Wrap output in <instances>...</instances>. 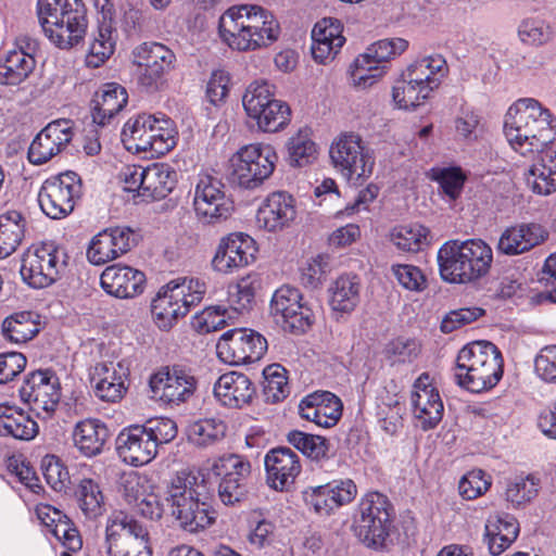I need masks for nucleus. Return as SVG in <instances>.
<instances>
[{"instance_id":"obj_1","label":"nucleus","mask_w":556,"mask_h":556,"mask_svg":"<svg viewBox=\"0 0 556 556\" xmlns=\"http://www.w3.org/2000/svg\"><path fill=\"white\" fill-rule=\"evenodd\" d=\"M251 473V463L239 454L223 455L208 468L201 470V484L191 472L178 471L166 482L163 490L167 514L188 532L203 530L214 522V518L210 515L211 496L202 493L200 489H205L206 485L216 488L220 502L226 506H233L245 500Z\"/></svg>"},{"instance_id":"obj_2","label":"nucleus","mask_w":556,"mask_h":556,"mask_svg":"<svg viewBox=\"0 0 556 556\" xmlns=\"http://www.w3.org/2000/svg\"><path fill=\"white\" fill-rule=\"evenodd\" d=\"M556 118L536 99L521 98L508 109L504 135L521 155L543 150L555 140Z\"/></svg>"},{"instance_id":"obj_3","label":"nucleus","mask_w":556,"mask_h":556,"mask_svg":"<svg viewBox=\"0 0 556 556\" xmlns=\"http://www.w3.org/2000/svg\"><path fill=\"white\" fill-rule=\"evenodd\" d=\"M218 34L229 48L250 51L274 43L280 27L270 12L258 5L244 4L231 7L222 15Z\"/></svg>"},{"instance_id":"obj_4","label":"nucleus","mask_w":556,"mask_h":556,"mask_svg":"<svg viewBox=\"0 0 556 556\" xmlns=\"http://www.w3.org/2000/svg\"><path fill=\"white\" fill-rule=\"evenodd\" d=\"M437 260L444 281L473 283L489 274L493 250L482 239L450 240L439 249Z\"/></svg>"},{"instance_id":"obj_5","label":"nucleus","mask_w":556,"mask_h":556,"mask_svg":"<svg viewBox=\"0 0 556 556\" xmlns=\"http://www.w3.org/2000/svg\"><path fill=\"white\" fill-rule=\"evenodd\" d=\"M37 15L45 35L59 48L78 45L87 29L81 0H38Z\"/></svg>"},{"instance_id":"obj_6","label":"nucleus","mask_w":556,"mask_h":556,"mask_svg":"<svg viewBox=\"0 0 556 556\" xmlns=\"http://www.w3.org/2000/svg\"><path fill=\"white\" fill-rule=\"evenodd\" d=\"M206 292V285L199 278H177L163 286L151 303V313L157 327L170 329L192 307L199 305Z\"/></svg>"},{"instance_id":"obj_7","label":"nucleus","mask_w":556,"mask_h":556,"mask_svg":"<svg viewBox=\"0 0 556 556\" xmlns=\"http://www.w3.org/2000/svg\"><path fill=\"white\" fill-rule=\"evenodd\" d=\"M277 162L278 154L270 144L244 146L230 159L229 181L243 189H256L271 176Z\"/></svg>"},{"instance_id":"obj_8","label":"nucleus","mask_w":556,"mask_h":556,"mask_svg":"<svg viewBox=\"0 0 556 556\" xmlns=\"http://www.w3.org/2000/svg\"><path fill=\"white\" fill-rule=\"evenodd\" d=\"M393 507L388 497L379 492L366 494L354 515L355 535L368 547H382L393 522Z\"/></svg>"},{"instance_id":"obj_9","label":"nucleus","mask_w":556,"mask_h":556,"mask_svg":"<svg viewBox=\"0 0 556 556\" xmlns=\"http://www.w3.org/2000/svg\"><path fill=\"white\" fill-rule=\"evenodd\" d=\"M105 544L109 556H152L153 554L147 527L123 510L115 511L109 519Z\"/></svg>"},{"instance_id":"obj_10","label":"nucleus","mask_w":556,"mask_h":556,"mask_svg":"<svg viewBox=\"0 0 556 556\" xmlns=\"http://www.w3.org/2000/svg\"><path fill=\"white\" fill-rule=\"evenodd\" d=\"M329 155L334 168L349 180L364 181L372 174L374 152L357 134H341L331 143Z\"/></svg>"},{"instance_id":"obj_11","label":"nucleus","mask_w":556,"mask_h":556,"mask_svg":"<svg viewBox=\"0 0 556 556\" xmlns=\"http://www.w3.org/2000/svg\"><path fill=\"white\" fill-rule=\"evenodd\" d=\"M198 383L193 370L181 364L162 366L149 379L152 399L170 406L189 402Z\"/></svg>"},{"instance_id":"obj_12","label":"nucleus","mask_w":556,"mask_h":556,"mask_svg":"<svg viewBox=\"0 0 556 556\" xmlns=\"http://www.w3.org/2000/svg\"><path fill=\"white\" fill-rule=\"evenodd\" d=\"M81 188L79 175L72 170L48 178L38 193L41 211L51 219L68 216L81 195Z\"/></svg>"},{"instance_id":"obj_13","label":"nucleus","mask_w":556,"mask_h":556,"mask_svg":"<svg viewBox=\"0 0 556 556\" xmlns=\"http://www.w3.org/2000/svg\"><path fill=\"white\" fill-rule=\"evenodd\" d=\"M408 48V41L403 38H387L372 43L367 52L358 55L350 67L355 86H371L380 78L386 70V63L402 54Z\"/></svg>"},{"instance_id":"obj_14","label":"nucleus","mask_w":556,"mask_h":556,"mask_svg":"<svg viewBox=\"0 0 556 556\" xmlns=\"http://www.w3.org/2000/svg\"><path fill=\"white\" fill-rule=\"evenodd\" d=\"M266 338L250 328H233L222 334L216 351L218 357L230 365L258 362L267 352Z\"/></svg>"},{"instance_id":"obj_15","label":"nucleus","mask_w":556,"mask_h":556,"mask_svg":"<svg viewBox=\"0 0 556 556\" xmlns=\"http://www.w3.org/2000/svg\"><path fill=\"white\" fill-rule=\"evenodd\" d=\"M134 62L143 70L138 83L147 92H155L165 84V75L175 68V53L156 41L142 42L134 51Z\"/></svg>"},{"instance_id":"obj_16","label":"nucleus","mask_w":556,"mask_h":556,"mask_svg":"<svg viewBox=\"0 0 556 556\" xmlns=\"http://www.w3.org/2000/svg\"><path fill=\"white\" fill-rule=\"evenodd\" d=\"M270 314L283 330L294 334L306 332L314 323L312 308L302 303L300 290L290 286H282L275 291Z\"/></svg>"},{"instance_id":"obj_17","label":"nucleus","mask_w":556,"mask_h":556,"mask_svg":"<svg viewBox=\"0 0 556 556\" xmlns=\"http://www.w3.org/2000/svg\"><path fill=\"white\" fill-rule=\"evenodd\" d=\"M60 253L53 242H43L34 251H28L20 268L23 280L35 289L51 286L65 264L60 261Z\"/></svg>"},{"instance_id":"obj_18","label":"nucleus","mask_w":556,"mask_h":556,"mask_svg":"<svg viewBox=\"0 0 556 556\" xmlns=\"http://www.w3.org/2000/svg\"><path fill=\"white\" fill-rule=\"evenodd\" d=\"M223 184L215 177H202L197 184L193 206L200 220L216 224L226 220L233 211L232 202L225 195Z\"/></svg>"},{"instance_id":"obj_19","label":"nucleus","mask_w":556,"mask_h":556,"mask_svg":"<svg viewBox=\"0 0 556 556\" xmlns=\"http://www.w3.org/2000/svg\"><path fill=\"white\" fill-rule=\"evenodd\" d=\"M18 393L33 410L53 412L61 399L59 378L49 369L30 371L25 376Z\"/></svg>"},{"instance_id":"obj_20","label":"nucleus","mask_w":556,"mask_h":556,"mask_svg":"<svg viewBox=\"0 0 556 556\" xmlns=\"http://www.w3.org/2000/svg\"><path fill=\"white\" fill-rule=\"evenodd\" d=\"M256 252L252 237L243 232L230 233L220 239L212 266L218 273L230 274L253 263Z\"/></svg>"},{"instance_id":"obj_21","label":"nucleus","mask_w":556,"mask_h":556,"mask_svg":"<svg viewBox=\"0 0 556 556\" xmlns=\"http://www.w3.org/2000/svg\"><path fill=\"white\" fill-rule=\"evenodd\" d=\"M357 494V488L351 479L332 480L303 491L305 504L320 516H329L336 509L351 503Z\"/></svg>"},{"instance_id":"obj_22","label":"nucleus","mask_w":556,"mask_h":556,"mask_svg":"<svg viewBox=\"0 0 556 556\" xmlns=\"http://www.w3.org/2000/svg\"><path fill=\"white\" fill-rule=\"evenodd\" d=\"M73 127L70 119H56L49 123L33 139L27 159L34 165H42L59 154L72 141Z\"/></svg>"},{"instance_id":"obj_23","label":"nucleus","mask_w":556,"mask_h":556,"mask_svg":"<svg viewBox=\"0 0 556 556\" xmlns=\"http://www.w3.org/2000/svg\"><path fill=\"white\" fill-rule=\"evenodd\" d=\"M136 244L135 232L127 226L109 227L96 235L87 250L93 265H103L127 253Z\"/></svg>"},{"instance_id":"obj_24","label":"nucleus","mask_w":556,"mask_h":556,"mask_svg":"<svg viewBox=\"0 0 556 556\" xmlns=\"http://www.w3.org/2000/svg\"><path fill=\"white\" fill-rule=\"evenodd\" d=\"M266 483L276 491H288L301 472L300 458L291 448L279 446L264 457Z\"/></svg>"},{"instance_id":"obj_25","label":"nucleus","mask_w":556,"mask_h":556,"mask_svg":"<svg viewBox=\"0 0 556 556\" xmlns=\"http://www.w3.org/2000/svg\"><path fill=\"white\" fill-rule=\"evenodd\" d=\"M412 405L422 430L434 429L442 420L444 406L439 391L429 383V375L421 374L414 382Z\"/></svg>"},{"instance_id":"obj_26","label":"nucleus","mask_w":556,"mask_h":556,"mask_svg":"<svg viewBox=\"0 0 556 556\" xmlns=\"http://www.w3.org/2000/svg\"><path fill=\"white\" fill-rule=\"evenodd\" d=\"M295 217V199L286 191H275L260 205L256 223L260 228L277 232L290 227Z\"/></svg>"},{"instance_id":"obj_27","label":"nucleus","mask_w":556,"mask_h":556,"mask_svg":"<svg viewBox=\"0 0 556 556\" xmlns=\"http://www.w3.org/2000/svg\"><path fill=\"white\" fill-rule=\"evenodd\" d=\"M151 437L146 433L141 425H130L123 428L115 439V450L118 457L134 467L149 464L157 455L153 451Z\"/></svg>"},{"instance_id":"obj_28","label":"nucleus","mask_w":556,"mask_h":556,"mask_svg":"<svg viewBox=\"0 0 556 556\" xmlns=\"http://www.w3.org/2000/svg\"><path fill=\"white\" fill-rule=\"evenodd\" d=\"M343 404L340 397L329 391H316L304 396L299 404L301 418L321 428H331L342 416Z\"/></svg>"},{"instance_id":"obj_29","label":"nucleus","mask_w":556,"mask_h":556,"mask_svg":"<svg viewBox=\"0 0 556 556\" xmlns=\"http://www.w3.org/2000/svg\"><path fill=\"white\" fill-rule=\"evenodd\" d=\"M146 275L130 266H108L100 277L102 289L117 299L135 298L143 292Z\"/></svg>"},{"instance_id":"obj_30","label":"nucleus","mask_w":556,"mask_h":556,"mask_svg":"<svg viewBox=\"0 0 556 556\" xmlns=\"http://www.w3.org/2000/svg\"><path fill=\"white\" fill-rule=\"evenodd\" d=\"M128 102L127 90L117 83H108L96 91L91 100L93 124L105 127L114 124L116 115Z\"/></svg>"},{"instance_id":"obj_31","label":"nucleus","mask_w":556,"mask_h":556,"mask_svg":"<svg viewBox=\"0 0 556 556\" xmlns=\"http://www.w3.org/2000/svg\"><path fill=\"white\" fill-rule=\"evenodd\" d=\"M548 237L539 224H520L506 228L498 240L497 251L505 255H518L530 251Z\"/></svg>"},{"instance_id":"obj_32","label":"nucleus","mask_w":556,"mask_h":556,"mask_svg":"<svg viewBox=\"0 0 556 556\" xmlns=\"http://www.w3.org/2000/svg\"><path fill=\"white\" fill-rule=\"evenodd\" d=\"M213 392L222 405L240 408L251 402L255 387L247 375L230 371L217 379Z\"/></svg>"},{"instance_id":"obj_33","label":"nucleus","mask_w":556,"mask_h":556,"mask_svg":"<svg viewBox=\"0 0 556 556\" xmlns=\"http://www.w3.org/2000/svg\"><path fill=\"white\" fill-rule=\"evenodd\" d=\"M519 522L510 514L490 516L484 527V542L493 556L506 551L518 538Z\"/></svg>"},{"instance_id":"obj_34","label":"nucleus","mask_w":556,"mask_h":556,"mask_svg":"<svg viewBox=\"0 0 556 556\" xmlns=\"http://www.w3.org/2000/svg\"><path fill=\"white\" fill-rule=\"evenodd\" d=\"M110 434V429L102 420L87 418L75 425L72 437L74 446L81 455L94 457L102 453Z\"/></svg>"},{"instance_id":"obj_35","label":"nucleus","mask_w":556,"mask_h":556,"mask_svg":"<svg viewBox=\"0 0 556 556\" xmlns=\"http://www.w3.org/2000/svg\"><path fill=\"white\" fill-rule=\"evenodd\" d=\"M446 71L445 59L440 54H433L416 60L402 74L403 77L408 79L409 84L428 86L432 92L440 86Z\"/></svg>"},{"instance_id":"obj_36","label":"nucleus","mask_w":556,"mask_h":556,"mask_svg":"<svg viewBox=\"0 0 556 556\" xmlns=\"http://www.w3.org/2000/svg\"><path fill=\"white\" fill-rule=\"evenodd\" d=\"M176 182L177 172L170 165L163 163L147 166L140 198L146 202L164 199L173 191Z\"/></svg>"},{"instance_id":"obj_37","label":"nucleus","mask_w":556,"mask_h":556,"mask_svg":"<svg viewBox=\"0 0 556 556\" xmlns=\"http://www.w3.org/2000/svg\"><path fill=\"white\" fill-rule=\"evenodd\" d=\"M540 159L529 168L528 185L534 193L547 195L556 191V149L539 150Z\"/></svg>"},{"instance_id":"obj_38","label":"nucleus","mask_w":556,"mask_h":556,"mask_svg":"<svg viewBox=\"0 0 556 556\" xmlns=\"http://www.w3.org/2000/svg\"><path fill=\"white\" fill-rule=\"evenodd\" d=\"M517 37L525 46L540 48L554 40L555 30L545 13L534 12L520 20L517 26Z\"/></svg>"},{"instance_id":"obj_39","label":"nucleus","mask_w":556,"mask_h":556,"mask_svg":"<svg viewBox=\"0 0 556 556\" xmlns=\"http://www.w3.org/2000/svg\"><path fill=\"white\" fill-rule=\"evenodd\" d=\"M94 394L101 401L115 403L125 392L123 375L116 371L113 363H98L91 374Z\"/></svg>"},{"instance_id":"obj_40","label":"nucleus","mask_w":556,"mask_h":556,"mask_svg":"<svg viewBox=\"0 0 556 556\" xmlns=\"http://www.w3.org/2000/svg\"><path fill=\"white\" fill-rule=\"evenodd\" d=\"M38 424L21 408L0 404V435L28 441L38 433Z\"/></svg>"},{"instance_id":"obj_41","label":"nucleus","mask_w":556,"mask_h":556,"mask_svg":"<svg viewBox=\"0 0 556 556\" xmlns=\"http://www.w3.org/2000/svg\"><path fill=\"white\" fill-rule=\"evenodd\" d=\"M503 366V356L498 348L490 341H473L460 349L455 367H496Z\"/></svg>"},{"instance_id":"obj_42","label":"nucleus","mask_w":556,"mask_h":556,"mask_svg":"<svg viewBox=\"0 0 556 556\" xmlns=\"http://www.w3.org/2000/svg\"><path fill=\"white\" fill-rule=\"evenodd\" d=\"M361 280L356 275H341L329 287V304L334 312L350 314L361 301Z\"/></svg>"},{"instance_id":"obj_43","label":"nucleus","mask_w":556,"mask_h":556,"mask_svg":"<svg viewBox=\"0 0 556 556\" xmlns=\"http://www.w3.org/2000/svg\"><path fill=\"white\" fill-rule=\"evenodd\" d=\"M503 377V366L455 367L456 383L471 393H480L494 388Z\"/></svg>"},{"instance_id":"obj_44","label":"nucleus","mask_w":556,"mask_h":556,"mask_svg":"<svg viewBox=\"0 0 556 556\" xmlns=\"http://www.w3.org/2000/svg\"><path fill=\"white\" fill-rule=\"evenodd\" d=\"M26 227L22 212L9 210L0 214V260L11 255L21 244Z\"/></svg>"},{"instance_id":"obj_45","label":"nucleus","mask_w":556,"mask_h":556,"mask_svg":"<svg viewBox=\"0 0 556 556\" xmlns=\"http://www.w3.org/2000/svg\"><path fill=\"white\" fill-rule=\"evenodd\" d=\"M312 40L313 59L320 64L333 60L345 42V38L339 35V26L330 25L321 28L319 24L313 28Z\"/></svg>"},{"instance_id":"obj_46","label":"nucleus","mask_w":556,"mask_h":556,"mask_svg":"<svg viewBox=\"0 0 556 556\" xmlns=\"http://www.w3.org/2000/svg\"><path fill=\"white\" fill-rule=\"evenodd\" d=\"M154 123L148 125L149 128V150L151 156H161L175 148L177 143V130L175 123L165 114H153Z\"/></svg>"},{"instance_id":"obj_47","label":"nucleus","mask_w":556,"mask_h":556,"mask_svg":"<svg viewBox=\"0 0 556 556\" xmlns=\"http://www.w3.org/2000/svg\"><path fill=\"white\" fill-rule=\"evenodd\" d=\"M36 315L30 311H23L12 314L2 323L3 337L13 343H25L31 340L39 332Z\"/></svg>"},{"instance_id":"obj_48","label":"nucleus","mask_w":556,"mask_h":556,"mask_svg":"<svg viewBox=\"0 0 556 556\" xmlns=\"http://www.w3.org/2000/svg\"><path fill=\"white\" fill-rule=\"evenodd\" d=\"M36 60L22 51H9L0 63V83L3 85H18L34 71Z\"/></svg>"},{"instance_id":"obj_49","label":"nucleus","mask_w":556,"mask_h":556,"mask_svg":"<svg viewBox=\"0 0 556 556\" xmlns=\"http://www.w3.org/2000/svg\"><path fill=\"white\" fill-rule=\"evenodd\" d=\"M287 441L312 460L323 462L330 458V443L325 437L291 430L287 433Z\"/></svg>"},{"instance_id":"obj_50","label":"nucleus","mask_w":556,"mask_h":556,"mask_svg":"<svg viewBox=\"0 0 556 556\" xmlns=\"http://www.w3.org/2000/svg\"><path fill=\"white\" fill-rule=\"evenodd\" d=\"M155 117L152 114L142 113L136 117L129 118L121 132L122 142L124 146L136 152H148L149 150V128L150 123H154Z\"/></svg>"},{"instance_id":"obj_51","label":"nucleus","mask_w":556,"mask_h":556,"mask_svg":"<svg viewBox=\"0 0 556 556\" xmlns=\"http://www.w3.org/2000/svg\"><path fill=\"white\" fill-rule=\"evenodd\" d=\"M275 87L268 81H253L251 83L242 97V104L247 116L252 121L254 117H260L261 114L275 101Z\"/></svg>"},{"instance_id":"obj_52","label":"nucleus","mask_w":556,"mask_h":556,"mask_svg":"<svg viewBox=\"0 0 556 556\" xmlns=\"http://www.w3.org/2000/svg\"><path fill=\"white\" fill-rule=\"evenodd\" d=\"M227 426L218 418L199 419L188 426L187 437L190 443L206 447L220 441L226 434Z\"/></svg>"},{"instance_id":"obj_53","label":"nucleus","mask_w":556,"mask_h":556,"mask_svg":"<svg viewBox=\"0 0 556 556\" xmlns=\"http://www.w3.org/2000/svg\"><path fill=\"white\" fill-rule=\"evenodd\" d=\"M430 231L420 224L396 226L390 233L391 242L401 251L418 252L428 244Z\"/></svg>"},{"instance_id":"obj_54","label":"nucleus","mask_w":556,"mask_h":556,"mask_svg":"<svg viewBox=\"0 0 556 556\" xmlns=\"http://www.w3.org/2000/svg\"><path fill=\"white\" fill-rule=\"evenodd\" d=\"M431 91L428 86L409 84L406 77L401 76L392 89V99L399 109L414 110L429 98Z\"/></svg>"},{"instance_id":"obj_55","label":"nucleus","mask_w":556,"mask_h":556,"mask_svg":"<svg viewBox=\"0 0 556 556\" xmlns=\"http://www.w3.org/2000/svg\"><path fill=\"white\" fill-rule=\"evenodd\" d=\"M75 495L86 517L96 518L102 514L104 496L96 481L83 479L76 488Z\"/></svg>"},{"instance_id":"obj_56","label":"nucleus","mask_w":556,"mask_h":556,"mask_svg":"<svg viewBox=\"0 0 556 556\" xmlns=\"http://www.w3.org/2000/svg\"><path fill=\"white\" fill-rule=\"evenodd\" d=\"M287 370L280 364H271L264 368L263 390L267 401L278 403L283 401L290 393Z\"/></svg>"},{"instance_id":"obj_57","label":"nucleus","mask_w":556,"mask_h":556,"mask_svg":"<svg viewBox=\"0 0 556 556\" xmlns=\"http://www.w3.org/2000/svg\"><path fill=\"white\" fill-rule=\"evenodd\" d=\"M252 121L264 132H277L290 123L291 109L287 102L276 99L260 117H254Z\"/></svg>"},{"instance_id":"obj_58","label":"nucleus","mask_w":556,"mask_h":556,"mask_svg":"<svg viewBox=\"0 0 556 556\" xmlns=\"http://www.w3.org/2000/svg\"><path fill=\"white\" fill-rule=\"evenodd\" d=\"M430 178L439 184L442 193L451 201H456L460 197L467 180L465 173L458 166L432 168Z\"/></svg>"},{"instance_id":"obj_59","label":"nucleus","mask_w":556,"mask_h":556,"mask_svg":"<svg viewBox=\"0 0 556 556\" xmlns=\"http://www.w3.org/2000/svg\"><path fill=\"white\" fill-rule=\"evenodd\" d=\"M287 148L289 163L293 167L306 166L316 159V143L301 130L288 140Z\"/></svg>"},{"instance_id":"obj_60","label":"nucleus","mask_w":556,"mask_h":556,"mask_svg":"<svg viewBox=\"0 0 556 556\" xmlns=\"http://www.w3.org/2000/svg\"><path fill=\"white\" fill-rule=\"evenodd\" d=\"M111 35L112 29L110 25L102 24L99 26L98 34L89 42L88 65L98 67L113 54L115 43Z\"/></svg>"},{"instance_id":"obj_61","label":"nucleus","mask_w":556,"mask_h":556,"mask_svg":"<svg viewBox=\"0 0 556 556\" xmlns=\"http://www.w3.org/2000/svg\"><path fill=\"white\" fill-rule=\"evenodd\" d=\"M141 426L146 428L148 437H151L150 441L153 445V451L157 453L159 448L172 442L178 432L176 422L167 417L149 419Z\"/></svg>"},{"instance_id":"obj_62","label":"nucleus","mask_w":556,"mask_h":556,"mask_svg":"<svg viewBox=\"0 0 556 556\" xmlns=\"http://www.w3.org/2000/svg\"><path fill=\"white\" fill-rule=\"evenodd\" d=\"M538 485L539 479L532 475L516 477L507 484L506 498L514 506H520L538 495Z\"/></svg>"},{"instance_id":"obj_63","label":"nucleus","mask_w":556,"mask_h":556,"mask_svg":"<svg viewBox=\"0 0 556 556\" xmlns=\"http://www.w3.org/2000/svg\"><path fill=\"white\" fill-rule=\"evenodd\" d=\"M226 309L222 306H208L195 313L191 319L192 328L200 333H208L224 328Z\"/></svg>"},{"instance_id":"obj_64","label":"nucleus","mask_w":556,"mask_h":556,"mask_svg":"<svg viewBox=\"0 0 556 556\" xmlns=\"http://www.w3.org/2000/svg\"><path fill=\"white\" fill-rule=\"evenodd\" d=\"M534 370L540 379L556 383V345H546L534 358Z\"/></svg>"}]
</instances>
